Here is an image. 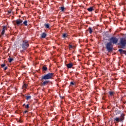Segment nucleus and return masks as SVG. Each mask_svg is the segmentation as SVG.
Returning <instances> with one entry per match:
<instances>
[{
    "label": "nucleus",
    "mask_w": 126,
    "mask_h": 126,
    "mask_svg": "<svg viewBox=\"0 0 126 126\" xmlns=\"http://www.w3.org/2000/svg\"><path fill=\"white\" fill-rule=\"evenodd\" d=\"M28 85L27 84H24V85L23 86V88H27V87Z\"/></svg>",
    "instance_id": "21"
},
{
    "label": "nucleus",
    "mask_w": 126,
    "mask_h": 126,
    "mask_svg": "<svg viewBox=\"0 0 126 126\" xmlns=\"http://www.w3.org/2000/svg\"><path fill=\"white\" fill-rule=\"evenodd\" d=\"M61 98H62V99H63V97L62 96Z\"/></svg>",
    "instance_id": "33"
},
{
    "label": "nucleus",
    "mask_w": 126,
    "mask_h": 126,
    "mask_svg": "<svg viewBox=\"0 0 126 126\" xmlns=\"http://www.w3.org/2000/svg\"><path fill=\"white\" fill-rule=\"evenodd\" d=\"M47 70H48V68L46 66H43L42 67V70L44 71H47Z\"/></svg>",
    "instance_id": "17"
},
{
    "label": "nucleus",
    "mask_w": 126,
    "mask_h": 126,
    "mask_svg": "<svg viewBox=\"0 0 126 126\" xmlns=\"http://www.w3.org/2000/svg\"><path fill=\"white\" fill-rule=\"evenodd\" d=\"M23 24H24V25H25V26H28V21L27 20H25Z\"/></svg>",
    "instance_id": "14"
},
{
    "label": "nucleus",
    "mask_w": 126,
    "mask_h": 126,
    "mask_svg": "<svg viewBox=\"0 0 126 126\" xmlns=\"http://www.w3.org/2000/svg\"><path fill=\"white\" fill-rule=\"evenodd\" d=\"M106 48L107 52H112L113 51V45L111 42H108L106 44Z\"/></svg>",
    "instance_id": "5"
},
{
    "label": "nucleus",
    "mask_w": 126,
    "mask_h": 126,
    "mask_svg": "<svg viewBox=\"0 0 126 126\" xmlns=\"http://www.w3.org/2000/svg\"><path fill=\"white\" fill-rule=\"evenodd\" d=\"M8 14H10V13H11V11H9L8 12Z\"/></svg>",
    "instance_id": "30"
},
{
    "label": "nucleus",
    "mask_w": 126,
    "mask_h": 126,
    "mask_svg": "<svg viewBox=\"0 0 126 126\" xmlns=\"http://www.w3.org/2000/svg\"><path fill=\"white\" fill-rule=\"evenodd\" d=\"M2 30L1 32V35L0 34V38H2V36L4 35V33L5 32V30H7V29L6 28V26H4L2 27Z\"/></svg>",
    "instance_id": "8"
},
{
    "label": "nucleus",
    "mask_w": 126,
    "mask_h": 126,
    "mask_svg": "<svg viewBox=\"0 0 126 126\" xmlns=\"http://www.w3.org/2000/svg\"><path fill=\"white\" fill-rule=\"evenodd\" d=\"M119 52H120L121 55H126V50H124L122 49H119Z\"/></svg>",
    "instance_id": "10"
},
{
    "label": "nucleus",
    "mask_w": 126,
    "mask_h": 126,
    "mask_svg": "<svg viewBox=\"0 0 126 126\" xmlns=\"http://www.w3.org/2000/svg\"><path fill=\"white\" fill-rule=\"evenodd\" d=\"M29 47V42L27 40L23 41L22 48L23 50H26Z\"/></svg>",
    "instance_id": "4"
},
{
    "label": "nucleus",
    "mask_w": 126,
    "mask_h": 126,
    "mask_svg": "<svg viewBox=\"0 0 126 126\" xmlns=\"http://www.w3.org/2000/svg\"><path fill=\"white\" fill-rule=\"evenodd\" d=\"M70 85H74V83H73V82H71L70 83Z\"/></svg>",
    "instance_id": "27"
},
{
    "label": "nucleus",
    "mask_w": 126,
    "mask_h": 126,
    "mask_svg": "<svg viewBox=\"0 0 126 126\" xmlns=\"http://www.w3.org/2000/svg\"><path fill=\"white\" fill-rule=\"evenodd\" d=\"M63 38H66L67 37V34L63 33L62 36Z\"/></svg>",
    "instance_id": "20"
},
{
    "label": "nucleus",
    "mask_w": 126,
    "mask_h": 126,
    "mask_svg": "<svg viewBox=\"0 0 126 126\" xmlns=\"http://www.w3.org/2000/svg\"><path fill=\"white\" fill-rule=\"evenodd\" d=\"M44 26L45 28H50V24H45Z\"/></svg>",
    "instance_id": "18"
},
{
    "label": "nucleus",
    "mask_w": 126,
    "mask_h": 126,
    "mask_svg": "<svg viewBox=\"0 0 126 126\" xmlns=\"http://www.w3.org/2000/svg\"><path fill=\"white\" fill-rule=\"evenodd\" d=\"M30 99H31V96L29 95V96H26V99L27 100H30Z\"/></svg>",
    "instance_id": "22"
},
{
    "label": "nucleus",
    "mask_w": 126,
    "mask_h": 126,
    "mask_svg": "<svg viewBox=\"0 0 126 126\" xmlns=\"http://www.w3.org/2000/svg\"><path fill=\"white\" fill-rule=\"evenodd\" d=\"M6 69H7V66L5 67L4 70H6Z\"/></svg>",
    "instance_id": "28"
},
{
    "label": "nucleus",
    "mask_w": 126,
    "mask_h": 126,
    "mask_svg": "<svg viewBox=\"0 0 126 126\" xmlns=\"http://www.w3.org/2000/svg\"><path fill=\"white\" fill-rule=\"evenodd\" d=\"M109 93L110 96H114L115 95V92L114 91H110Z\"/></svg>",
    "instance_id": "15"
},
{
    "label": "nucleus",
    "mask_w": 126,
    "mask_h": 126,
    "mask_svg": "<svg viewBox=\"0 0 126 126\" xmlns=\"http://www.w3.org/2000/svg\"><path fill=\"white\" fill-rule=\"evenodd\" d=\"M54 76V73H48V74L42 76V79H44V80H47L48 79H52Z\"/></svg>",
    "instance_id": "2"
},
{
    "label": "nucleus",
    "mask_w": 126,
    "mask_h": 126,
    "mask_svg": "<svg viewBox=\"0 0 126 126\" xmlns=\"http://www.w3.org/2000/svg\"><path fill=\"white\" fill-rule=\"evenodd\" d=\"M8 61L9 63H12L13 61H14V60L13 59V58H8Z\"/></svg>",
    "instance_id": "19"
},
{
    "label": "nucleus",
    "mask_w": 126,
    "mask_h": 126,
    "mask_svg": "<svg viewBox=\"0 0 126 126\" xmlns=\"http://www.w3.org/2000/svg\"><path fill=\"white\" fill-rule=\"evenodd\" d=\"M27 112H28V111H27V110L25 111L24 112V114H26V113H27Z\"/></svg>",
    "instance_id": "29"
},
{
    "label": "nucleus",
    "mask_w": 126,
    "mask_h": 126,
    "mask_svg": "<svg viewBox=\"0 0 126 126\" xmlns=\"http://www.w3.org/2000/svg\"><path fill=\"white\" fill-rule=\"evenodd\" d=\"M29 104H27L25 106V109H29Z\"/></svg>",
    "instance_id": "25"
},
{
    "label": "nucleus",
    "mask_w": 126,
    "mask_h": 126,
    "mask_svg": "<svg viewBox=\"0 0 126 126\" xmlns=\"http://www.w3.org/2000/svg\"><path fill=\"white\" fill-rule=\"evenodd\" d=\"M92 30H93L92 28L91 27L89 28L88 31H89L90 34H92V32H93Z\"/></svg>",
    "instance_id": "16"
},
{
    "label": "nucleus",
    "mask_w": 126,
    "mask_h": 126,
    "mask_svg": "<svg viewBox=\"0 0 126 126\" xmlns=\"http://www.w3.org/2000/svg\"><path fill=\"white\" fill-rule=\"evenodd\" d=\"M87 10H88L89 11V12H91L93 11V10H94L93 6H92V7H90V8H88L87 9Z\"/></svg>",
    "instance_id": "12"
},
{
    "label": "nucleus",
    "mask_w": 126,
    "mask_h": 126,
    "mask_svg": "<svg viewBox=\"0 0 126 126\" xmlns=\"http://www.w3.org/2000/svg\"><path fill=\"white\" fill-rule=\"evenodd\" d=\"M23 107H25V106H26V105L25 104V103H24L23 105Z\"/></svg>",
    "instance_id": "32"
},
{
    "label": "nucleus",
    "mask_w": 126,
    "mask_h": 126,
    "mask_svg": "<svg viewBox=\"0 0 126 126\" xmlns=\"http://www.w3.org/2000/svg\"><path fill=\"white\" fill-rule=\"evenodd\" d=\"M69 50H70L71 49H73V46L72 45H69Z\"/></svg>",
    "instance_id": "23"
},
{
    "label": "nucleus",
    "mask_w": 126,
    "mask_h": 126,
    "mask_svg": "<svg viewBox=\"0 0 126 126\" xmlns=\"http://www.w3.org/2000/svg\"><path fill=\"white\" fill-rule=\"evenodd\" d=\"M1 67H4V66H5V63H3L1 64Z\"/></svg>",
    "instance_id": "26"
},
{
    "label": "nucleus",
    "mask_w": 126,
    "mask_h": 126,
    "mask_svg": "<svg viewBox=\"0 0 126 126\" xmlns=\"http://www.w3.org/2000/svg\"><path fill=\"white\" fill-rule=\"evenodd\" d=\"M50 83V81L45 80L44 81V79H42L41 78V86H46V85H48Z\"/></svg>",
    "instance_id": "7"
},
{
    "label": "nucleus",
    "mask_w": 126,
    "mask_h": 126,
    "mask_svg": "<svg viewBox=\"0 0 126 126\" xmlns=\"http://www.w3.org/2000/svg\"><path fill=\"white\" fill-rule=\"evenodd\" d=\"M121 46V48H125L126 46V38H121L119 44Z\"/></svg>",
    "instance_id": "3"
},
{
    "label": "nucleus",
    "mask_w": 126,
    "mask_h": 126,
    "mask_svg": "<svg viewBox=\"0 0 126 126\" xmlns=\"http://www.w3.org/2000/svg\"><path fill=\"white\" fill-rule=\"evenodd\" d=\"M102 99H103V100H105V96H103V97H102Z\"/></svg>",
    "instance_id": "31"
},
{
    "label": "nucleus",
    "mask_w": 126,
    "mask_h": 126,
    "mask_svg": "<svg viewBox=\"0 0 126 126\" xmlns=\"http://www.w3.org/2000/svg\"><path fill=\"white\" fill-rule=\"evenodd\" d=\"M14 22H16V24H14V25H18V26H19L22 22H23V21L21 19H17L16 21H14Z\"/></svg>",
    "instance_id": "9"
},
{
    "label": "nucleus",
    "mask_w": 126,
    "mask_h": 126,
    "mask_svg": "<svg viewBox=\"0 0 126 126\" xmlns=\"http://www.w3.org/2000/svg\"><path fill=\"white\" fill-rule=\"evenodd\" d=\"M60 8L62 11H63L64 10V7H60Z\"/></svg>",
    "instance_id": "24"
},
{
    "label": "nucleus",
    "mask_w": 126,
    "mask_h": 126,
    "mask_svg": "<svg viewBox=\"0 0 126 126\" xmlns=\"http://www.w3.org/2000/svg\"><path fill=\"white\" fill-rule=\"evenodd\" d=\"M41 37L43 38H46V37H47V34H46L45 32H43L41 34Z\"/></svg>",
    "instance_id": "13"
},
{
    "label": "nucleus",
    "mask_w": 126,
    "mask_h": 126,
    "mask_svg": "<svg viewBox=\"0 0 126 126\" xmlns=\"http://www.w3.org/2000/svg\"><path fill=\"white\" fill-rule=\"evenodd\" d=\"M110 42H109L110 43H111V44L112 43V44H115L118 43V42L119 41V39H118V38L115 36H113L110 39Z\"/></svg>",
    "instance_id": "6"
},
{
    "label": "nucleus",
    "mask_w": 126,
    "mask_h": 126,
    "mask_svg": "<svg viewBox=\"0 0 126 126\" xmlns=\"http://www.w3.org/2000/svg\"><path fill=\"white\" fill-rule=\"evenodd\" d=\"M126 115L123 113H122L120 117H116L113 119V121L115 124H118V123H124L125 121V116Z\"/></svg>",
    "instance_id": "1"
},
{
    "label": "nucleus",
    "mask_w": 126,
    "mask_h": 126,
    "mask_svg": "<svg viewBox=\"0 0 126 126\" xmlns=\"http://www.w3.org/2000/svg\"><path fill=\"white\" fill-rule=\"evenodd\" d=\"M66 66H67V68H71V67H72V66H73V63H69L68 64H67Z\"/></svg>",
    "instance_id": "11"
}]
</instances>
